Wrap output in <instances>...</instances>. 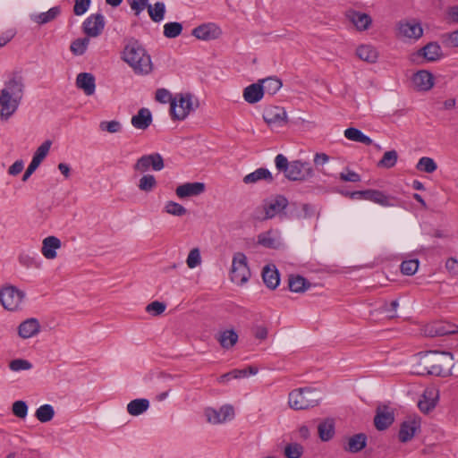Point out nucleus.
Returning <instances> with one entry per match:
<instances>
[{"label":"nucleus","mask_w":458,"mask_h":458,"mask_svg":"<svg viewBox=\"0 0 458 458\" xmlns=\"http://www.w3.org/2000/svg\"><path fill=\"white\" fill-rule=\"evenodd\" d=\"M319 392L312 387H301L293 390L288 396V404L293 410H306L319 403Z\"/></svg>","instance_id":"obj_4"},{"label":"nucleus","mask_w":458,"mask_h":458,"mask_svg":"<svg viewBox=\"0 0 458 458\" xmlns=\"http://www.w3.org/2000/svg\"><path fill=\"white\" fill-rule=\"evenodd\" d=\"M263 119L270 128L282 127L288 123L284 107L269 106L264 109Z\"/></svg>","instance_id":"obj_9"},{"label":"nucleus","mask_w":458,"mask_h":458,"mask_svg":"<svg viewBox=\"0 0 458 458\" xmlns=\"http://www.w3.org/2000/svg\"><path fill=\"white\" fill-rule=\"evenodd\" d=\"M12 411L16 417L24 419L28 413V405L24 401H16L13 403Z\"/></svg>","instance_id":"obj_52"},{"label":"nucleus","mask_w":458,"mask_h":458,"mask_svg":"<svg viewBox=\"0 0 458 458\" xmlns=\"http://www.w3.org/2000/svg\"><path fill=\"white\" fill-rule=\"evenodd\" d=\"M398 36L418 39L423 35L421 24L415 21H400L397 23Z\"/></svg>","instance_id":"obj_13"},{"label":"nucleus","mask_w":458,"mask_h":458,"mask_svg":"<svg viewBox=\"0 0 458 458\" xmlns=\"http://www.w3.org/2000/svg\"><path fill=\"white\" fill-rule=\"evenodd\" d=\"M155 98L157 101L165 104L167 102H170L172 100H176L177 98H173L172 94L165 89H158L156 91Z\"/></svg>","instance_id":"obj_60"},{"label":"nucleus","mask_w":458,"mask_h":458,"mask_svg":"<svg viewBox=\"0 0 458 458\" xmlns=\"http://www.w3.org/2000/svg\"><path fill=\"white\" fill-rule=\"evenodd\" d=\"M206 186L203 182H186L179 185L176 190V195L181 198H187L191 196H198L205 191Z\"/></svg>","instance_id":"obj_20"},{"label":"nucleus","mask_w":458,"mask_h":458,"mask_svg":"<svg viewBox=\"0 0 458 458\" xmlns=\"http://www.w3.org/2000/svg\"><path fill=\"white\" fill-rule=\"evenodd\" d=\"M91 0H74L73 13L75 15L84 14L89 8Z\"/></svg>","instance_id":"obj_59"},{"label":"nucleus","mask_w":458,"mask_h":458,"mask_svg":"<svg viewBox=\"0 0 458 458\" xmlns=\"http://www.w3.org/2000/svg\"><path fill=\"white\" fill-rule=\"evenodd\" d=\"M412 83L417 90L428 91L434 86L433 74L426 70H420L413 74Z\"/></svg>","instance_id":"obj_18"},{"label":"nucleus","mask_w":458,"mask_h":458,"mask_svg":"<svg viewBox=\"0 0 458 458\" xmlns=\"http://www.w3.org/2000/svg\"><path fill=\"white\" fill-rule=\"evenodd\" d=\"M186 262L190 268H194L200 264L201 258L198 248H194L190 251Z\"/></svg>","instance_id":"obj_56"},{"label":"nucleus","mask_w":458,"mask_h":458,"mask_svg":"<svg viewBox=\"0 0 458 458\" xmlns=\"http://www.w3.org/2000/svg\"><path fill=\"white\" fill-rule=\"evenodd\" d=\"M259 83L262 84V87L265 89V92L271 96L276 94L283 85L281 80L272 77L260 80Z\"/></svg>","instance_id":"obj_41"},{"label":"nucleus","mask_w":458,"mask_h":458,"mask_svg":"<svg viewBox=\"0 0 458 458\" xmlns=\"http://www.w3.org/2000/svg\"><path fill=\"white\" fill-rule=\"evenodd\" d=\"M367 195H369L368 200L373 201L381 206L392 207L395 205L394 201L396 200V198L386 195L381 191L369 189V192Z\"/></svg>","instance_id":"obj_32"},{"label":"nucleus","mask_w":458,"mask_h":458,"mask_svg":"<svg viewBox=\"0 0 458 458\" xmlns=\"http://www.w3.org/2000/svg\"><path fill=\"white\" fill-rule=\"evenodd\" d=\"M286 458H301L303 454V446L298 443L288 444L284 447Z\"/></svg>","instance_id":"obj_49"},{"label":"nucleus","mask_w":458,"mask_h":458,"mask_svg":"<svg viewBox=\"0 0 458 458\" xmlns=\"http://www.w3.org/2000/svg\"><path fill=\"white\" fill-rule=\"evenodd\" d=\"M367 439V435L364 433L355 434L346 439L343 448L348 453L356 454L366 447Z\"/></svg>","instance_id":"obj_21"},{"label":"nucleus","mask_w":458,"mask_h":458,"mask_svg":"<svg viewBox=\"0 0 458 458\" xmlns=\"http://www.w3.org/2000/svg\"><path fill=\"white\" fill-rule=\"evenodd\" d=\"M148 12L152 21L158 22L164 19L165 6L164 3L157 2L154 4V7L148 6Z\"/></svg>","instance_id":"obj_45"},{"label":"nucleus","mask_w":458,"mask_h":458,"mask_svg":"<svg viewBox=\"0 0 458 458\" xmlns=\"http://www.w3.org/2000/svg\"><path fill=\"white\" fill-rule=\"evenodd\" d=\"M178 98L180 110L176 111L177 101L172 100L170 114L173 120L182 121L184 120L191 111H194L196 108H198L199 101L196 99L194 105L192 95L189 93L185 95L180 94Z\"/></svg>","instance_id":"obj_7"},{"label":"nucleus","mask_w":458,"mask_h":458,"mask_svg":"<svg viewBox=\"0 0 458 458\" xmlns=\"http://www.w3.org/2000/svg\"><path fill=\"white\" fill-rule=\"evenodd\" d=\"M149 407V401L145 398L134 399L127 405V411L132 416H139L145 412Z\"/></svg>","instance_id":"obj_36"},{"label":"nucleus","mask_w":458,"mask_h":458,"mask_svg":"<svg viewBox=\"0 0 458 458\" xmlns=\"http://www.w3.org/2000/svg\"><path fill=\"white\" fill-rule=\"evenodd\" d=\"M394 421V414L393 410L386 406H378L374 417V425L379 431L385 430L389 428Z\"/></svg>","instance_id":"obj_14"},{"label":"nucleus","mask_w":458,"mask_h":458,"mask_svg":"<svg viewBox=\"0 0 458 458\" xmlns=\"http://www.w3.org/2000/svg\"><path fill=\"white\" fill-rule=\"evenodd\" d=\"M133 169L136 172L145 173L150 169L149 163L148 162L147 156L143 155L138 158L133 165Z\"/></svg>","instance_id":"obj_61"},{"label":"nucleus","mask_w":458,"mask_h":458,"mask_svg":"<svg viewBox=\"0 0 458 458\" xmlns=\"http://www.w3.org/2000/svg\"><path fill=\"white\" fill-rule=\"evenodd\" d=\"M122 58L138 75L149 74L153 70L150 55L140 41L133 38L127 40Z\"/></svg>","instance_id":"obj_2"},{"label":"nucleus","mask_w":458,"mask_h":458,"mask_svg":"<svg viewBox=\"0 0 458 458\" xmlns=\"http://www.w3.org/2000/svg\"><path fill=\"white\" fill-rule=\"evenodd\" d=\"M52 141L47 140L44 141L35 151L34 156L28 168L22 176V181L26 182L29 177L35 172V170L39 166L40 163L45 159L47 155L49 152Z\"/></svg>","instance_id":"obj_12"},{"label":"nucleus","mask_w":458,"mask_h":458,"mask_svg":"<svg viewBox=\"0 0 458 458\" xmlns=\"http://www.w3.org/2000/svg\"><path fill=\"white\" fill-rule=\"evenodd\" d=\"M233 378H242L245 377L248 375H255L258 373V368L254 366H249L243 369H233L230 371Z\"/></svg>","instance_id":"obj_58"},{"label":"nucleus","mask_w":458,"mask_h":458,"mask_svg":"<svg viewBox=\"0 0 458 458\" xmlns=\"http://www.w3.org/2000/svg\"><path fill=\"white\" fill-rule=\"evenodd\" d=\"M265 94V89L259 82L252 83L243 89V98L249 104L258 103L262 99Z\"/></svg>","instance_id":"obj_23"},{"label":"nucleus","mask_w":458,"mask_h":458,"mask_svg":"<svg viewBox=\"0 0 458 458\" xmlns=\"http://www.w3.org/2000/svg\"><path fill=\"white\" fill-rule=\"evenodd\" d=\"M61 13V8L59 6H55L50 8L46 13H41L37 15L34 19L36 22L38 24H46L54 21L57 16Z\"/></svg>","instance_id":"obj_39"},{"label":"nucleus","mask_w":458,"mask_h":458,"mask_svg":"<svg viewBox=\"0 0 458 458\" xmlns=\"http://www.w3.org/2000/svg\"><path fill=\"white\" fill-rule=\"evenodd\" d=\"M205 414L207 416L208 421L210 423L217 424L223 422L219 411L208 408L206 410Z\"/></svg>","instance_id":"obj_62"},{"label":"nucleus","mask_w":458,"mask_h":458,"mask_svg":"<svg viewBox=\"0 0 458 458\" xmlns=\"http://www.w3.org/2000/svg\"><path fill=\"white\" fill-rule=\"evenodd\" d=\"M398 306H399L398 301L394 300L389 303H386L383 306V310L387 314V316L389 318H395V317H397L396 310H397Z\"/></svg>","instance_id":"obj_64"},{"label":"nucleus","mask_w":458,"mask_h":458,"mask_svg":"<svg viewBox=\"0 0 458 458\" xmlns=\"http://www.w3.org/2000/svg\"><path fill=\"white\" fill-rule=\"evenodd\" d=\"M398 160V153L396 150H389L384 153L382 158L377 162V167L390 169L394 167Z\"/></svg>","instance_id":"obj_38"},{"label":"nucleus","mask_w":458,"mask_h":458,"mask_svg":"<svg viewBox=\"0 0 458 458\" xmlns=\"http://www.w3.org/2000/svg\"><path fill=\"white\" fill-rule=\"evenodd\" d=\"M55 416L54 408L50 404L41 405L37 409L35 417L42 423L50 421Z\"/></svg>","instance_id":"obj_40"},{"label":"nucleus","mask_w":458,"mask_h":458,"mask_svg":"<svg viewBox=\"0 0 458 458\" xmlns=\"http://www.w3.org/2000/svg\"><path fill=\"white\" fill-rule=\"evenodd\" d=\"M157 185V182L153 174H144L139 181L138 187L145 192L152 191Z\"/></svg>","instance_id":"obj_43"},{"label":"nucleus","mask_w":458,"mask_h":458,"mask_svg":"<svg viewBox=\"0 0 458 458\" xmlns=\"http://www.w3.org/2000/svg\"><path fill=\"white\" fill-rule=\"evenodd\" d=\"M182 31V25L180 22H168L164 26V35L168 38H174L178 37Z\"/></svg>","instance_id":"obj_47"},{"label":"nucleus","mask_w":458,"mask_h":458,"mask_svg":"<svg viewBox=\"0 0 458 458\" xmlns=\"http://www.w3.org/2000/svg\"><path fill=\"white\" fill-rule=\"evenodd\" d=\"M262 277L265 284L272 290L276 289L280 283L279 272L275 265L272 267L269 265L266 266L262 271Z\"/></svg>","instance_id":"obj_29"},{"label":"nucleus","mask_w":458,"mask_h":458,"mask_svg":"<svg viewBox=\"0 0 458 458\" xmlns=\"http://www.w3.org/2000/svg\"><path fill=\"white\" fill-rule=\"evenodd\" d=\"M165 210L168 214L177 216H184L187 213V209L183 206L174 201H168Z\"/></svg>","instance_id":"obj_51"},{"label":"nucleus","mask_w":458,"mask_h":458,"mask_svg":"<svg viewBox=\"0 0 458 458\" xmlns=\"http://www.w3.org/2000/svg\"><path fill=\"white\" fill-rule=\"evenodd\" d=\"M216 339L218 341V343L224 349L228 350L236 344L238 341V335L233 329H228L220 332L216 336Z\"/></svg>","instance_id":"obj_34"},{"label":"nucleus","mask_w":458,"mask_h":458,"mask_svg":"<svg viewBox=\"0 0 458 458\" xmlns=\"http://www.w3.org/2000/svg\"><path fill=\"white\" fill-rule=\"evenodd\" d=\"M250 276L247 258L242 252H236L233 255L232 268L230 271L231 280L238 285L245 284Z\"/></svg>","instance_id":"obj_6"},{"label":"nucleus","mask_w":458,"mask_h":458,"mask_svg":"<svg viewBox=\"0 0 458 458\" xmlns=\"http://www.w3.org/2000/svg\"><path fill=\"white\" fill-rule=\"evenodd\" d=\"M146 156L152 170L161 171L165 167L164 158L159 153H152Z\"/></svg>","instance_id":"obj_48"},{"label":"nucleus","mask_w":458,"mask_h":458,"mask_svg":"<svg viewBox=\"0 0 458 458\" xmlns=\"http://www.w3.org/2000/svg\"><path fill=\"white\" fill-rule=\"evenodd\" d=\"M419 268L418 259L404 260L400 266L401 272L406 276L414 275Z\"/></svg>","instance_id":"obj_50"},{"label":"nucleus","mask_w":458,"mask_h":458,"mask_svg":"<svg viewBox=\"0 0 458 458\" xmlns=\"http://www.w3.org/2000/svg\"><path fill=\"white\" fill-rule=\"evenodd\" d=\"M152 123L151 112L145 107L140 108L137 114L131 118V124L133 127L139 130H146L149 127Z\"/></svg>","instance_id":"obj_26"},{"label":"nucleus","mask_w":458,"mask_h":458,"mask_svg":"<svg viewBox=\"0 0 458 458\" xmlns=\"http://www.w3.org/2000/svg\"><path fill=\"white\" fill-rule=\"evenodd\" d=\"M61 241L55 236H48L42 242L41 252L47 259L56 258V250L61 248Z\"/></svg>","instance_id":"obj_24"},{"label":"nucleus","mask_w":458,"mask_h":458,"mask_svg":"<svg viewBox=\"0 0 458 458\" xmlns=\"http://www.w3.org/2000/svg\"><path fill=\"white\" fill-rule=\"evenodd\" d=\"M19 100L18 98L12 97L8 89H2L0 94V116L4 119L9 118L17 109Z\"/></svg>","instance_id":"obj_16"},{"label":"nucleus","mask_w":458,"mask_h":458,"mask_svg":"<svg viewBox=\"0 0 458 458\" xmlns=\"http://www.w3.org/2000/svg\"><path fill=\"white\" fill-rule=\"evenodd\" d=\"M311 286V284L300 275H290L288 279V287L293 293H304Z\"/></svg>","instance_id":"obj_31"},{"label":"nucleus","mask_w":458,"mask_h":458,"mask_svg":"<svg viewBox=\"0 0 458 458\" xmlns=\"http://www.w3.org/2000/svg\"><path fill=\"white\" fill-rule=\"evenodd\" d=\"M287 206L288 199L284 195L266 199L263 200L260 209H256L254 218L259 221L271 219L284 210Z\"/></svg>","instance_id":"obj_5"},{"label":"nucleus","mask_w":458,"mask_h":458,"mask_svg":"<svg viewBox=\"0 0 458 458\" xmlns=\"http://www.w3.org/2000/svg\"><path fill=\"white\" fill-rule=\"evenodd\" d=\"M264 180L267 182H272L274 181V177L271 172L267 168H258L254 172L245 175L242 179V182L245 184L256 183L259 181Z\"/></svg>","instance_id":"obj_28"},{"label":"nucleus","mask_w":458,"mask_h":458,"mask_svg":"<svg viewBox=\"0 0 458 458\" xmlns=\"http://www.w3.org/2000/svg\"><path fill=\"white\" fill-rule=\"evenodd\" d=\"M319 438L322 441H329L335 435V423L331 419H327L318 426Z\"/></svg>","instance_id":"obj_35"},{"label":"nucleus","mask_w":458,"mask_h":458,"mask_svg":"<svg viewBox=\"0 0 458 458\" xmlns=\"http://www.w3.org/2000/svg\"><path fill=\"white\" fill-rule=\"evenodd\" d=\"M339 177L344 182H358L360 181V175L354 171L347 170L346 173H341Z\"/></svg>","instance_id":"obj_63"},{"label":"nucleus","mask_w":458,"mask_h":458,"mask_svg":"<svg viewBox=\"0 0 458 458\" xmlns=\"http://www.w3.org/2000/svg\"><path fill=\"white\" fill-rule=\"evenodd\" d=\"M275 163L277 170L284 173L290 181H304L312 175V168L307 162L300 160L289 162L284 155L278 154Z\"/></svg>","instance_id":"obj_3"},{"label":"nucleus","mask_w":458,"mask_h":458,"mask_svg":"<svg viewBox=\"0 0 458 458\" xmlns=\"http://www.w3.org/2000/svg\"><path fill=\"white\" fill-rule=\"evenodd\" d=\"M422 332L425 336L437 337L458 333V326L443 321H434L426 325Z\"/></svg>","instance_id":"obj_10"},{"label":"nucleus","mask_w":458,"mask_h":458,"mask_svg":"<svg viewBox=\"0 0 458 458\" xmlns=\"http://www.w3.org/2000/svg\"><path fill=\"white\" fill-rule=\"evenodd\" d=\"M25 294L14 286H6L0 291V302L7 310H16Z\"/></svg>","instance_id":"obj_8"},{"label":"nucleus","mask_w":458,"mask_h":458,"mask_svg":"<svg viewBox=\"0 0 458 458\" xmlns=\"http://www.w3.org/2000/svg\"><path fill=\"white\" fill-rule=\"evenodd\" d=\"M420 428V419L419 417L409 418L404 420L399 430V440L402 443L409 442L412 439L414 435Z\"/></svg>","instance_id":"obj_15"},{"label":"nucleus","mask_w":458,"mask_h":458,"mask_svg":"<svg viewBox=\"0 0 458 458\" xmlns=\"http://www.w3.org/2000/svg\"><path fill=\"white\" fill-rule=\"evenodd\" d=\"M99 128L103 131H108L110 133H115L121 131L122 125L118 121L101 122Z\"/></svg>","instance_id":"obj_57"},{"label":"nucleus","mask_w":458,"mask_h":458,"mask_svg":"<svg viewBox=\"0 0 458 458\" xmlns=\"http://www.w3.org/2000/svg\"><path fill=\"white\" fill-rule=\"evenodd\" d=\"M4 89H8L9 94H12V97L18 98L19 99H21L23 90L21 77H20L19 79H11L6 83V88H4Z\"/></svg>","instance_id":"obj_42"},{"label":"nucleus","mask_w":458,"mask_h":458,"mask_svg":"<svg viewBox=\"0 0 458 458\" xmlns=\"http://www.w3.org/2000/svg\"><path fill=\"white\" fill-rule=\"evenodd\" d=\"M437 168L436 162L428 157H423L420 158L419 162L416 165V169L420 172H425L428 174L434 173Z\"/></svg>","instance_id":"obj_44"},{"label":"nucleus","mask_w":458,"mask_h":458,"mask_svg":"<svg viewBox=\"0 0 458 458\" xmlns=\"http://www.w3.org/2000/svg\"><path fill=\"white\" fill-rule=\"evenodd\" d=\"M437 399V392L427 389L424 391L422 398L419 401L418 407L422 412L427 414L436 407Z\"/></svg>","instance_id":"obj_25"},{"label":"nucleus","mask_w":458,"mask_h":458,"mask_svg":"<svg viewBox=\"0 0 458 458\" xmlns=\"http://www.w3.org/2000/svg\"><path fill=\"white\" fill-rule=\"evenodd\" d=\"M357 56L367 63L375 64L378 58V52L371 45H361L356 49Z\"/></svg>","instance_id":"obj_30"},{"label":"nucleus","mask_w":458,"mask_h":458,"mask_svg":"<svg viewBox=\"0 0 458 458\" xmlns=\"http://www.w3.org/2000/svg\"><path fill=\"white\" fill-rule=\"evenodd\" d=\"M31 367L32 364L30 361L22 359H15L9 363V368L13 371L27 370Z\"/></svg>","instance_id":"obj_55"},{"label":"nucleus","mask_w":458,"mask_h":458,"mask_svg":"<svg viewBox=\"0 0 458 458\" xmlns=\"http://www.w3.org/2000/svg\"><path fill=\"white\" fill-rule=\"evenodd\" d=\"M166 305L164 302L155 301L146 307V311L153 316H159L165 310Z\"/></svg>","instance_id":"obj_53"},{"label":"nucleus","mask_w":458,"mask_h":458,"mask_svg":"<svg viewBox=\"0 0 458 458\" xmlns=\"http://www.w3.org/2000/svg\"><path fill=\"white\" fill-rule=\"evenodd\" d=\"M345 16L358 30H366L372 23V19L369 14L354 10L346 11Z\"/></svg>","instance_id":"obj_19"},{"label":"nucleus","mask_w":458,"mask_h":458,"mask_svg":"<svg viewBox=\"0 0 458 458\" xmlns=\"http://www.w3.org/2000/svg\"><path fill=\"white\" fill-rule=\"evenodd\" d=\"M89 43V38L88 36L77 38L72 42L70 49L74 55H81L86 52Z\"/></svg>","instance_id":"obj_46"},{"label":"nucleus","mask_w":458,"mask_h":458,"mask_svg":"<svg viewBox=\"0 0 458 458\" xmlns=\"http://www.w3.org/2000/svg\"><path fill=\"white\" fill-rule=\"evenodd\" d=\"M77 88L83 90L87 96H91L95 92V77L89 72H81L76 78Z\"/></svg>","instance_id":"obj_22"},{"label":"nucleus","mask_w":458,"mask_h":458,"mask_svg":"<svg viewBox=\"0 0 458 458\" xmlns=\"http://www.w3.org/2000/svg\"><path fill=\"white\" fill-rule=\"evenodd\" d=\"M344 136L346 139L355 142H360L367 146L372 145V140L366 136L361 131L357 128L350 127L344 131Z\"/></svg>","instance_id":"obj_37"},{"label":"nucleus","mask_w":458,"mask_h":458,"mask_svg":"<svg viewBox=\"0 0 458 458\" xmlns=\"http://www.w3.org/2000/svg\"><path fill=\"white\" fill-rule=\"evenodd\" d=\"M418 55H422L429 62H433L441 56V47L437 42H429L419 50Z\"/></svg>","instance_id":"obj_33"},{"label":"nucleus","mask_w":458,"mask_h":458,"mask_svg":"<svg viewBox=\"0 0 458 458\" xmlns=\"http://www.w3.org/2000/svg\"><path fill=\"white\" fill-rule=\"evenodd\" d=\"M270 232L262 233L258 236V243L269 249H276V242L274 238L270 236Z\"/></svg>","instance_id":"obj_54"},{"label":"nucleus","mask_w":458,"mask_h":458,"mask_svg":"<svg viewBox=\"0 0 458 458\" xmlns=\"http://www.w3.org/2000/svg\"><path fill=\"white\" fill-rule=\"evenodd\" d=\"M453 360V354L448 352L429 351L420 353L416 373L445 377L449 372Z\"/></svg>","instance_id":"obj_1"},{"label":"nucleus","mask_w":458,"mask_h":458,"mask_svg":"<svg viewBox=\"0 0 458 458\" xmlns=\"http://www.w3.org/2000/svg\"><path fill=\"white\" fill-rule=\"evenodd\" d=\"M105 24V18L101 13L91 14L84 21L82 30L89 38H96L102 33Z\"/></svg>","instance_id":"obj_11"},{"label":"nucleus","mask_w":458,"mask_h":458,"mask_svg":"<svg viewBox=\"0 0 458 458\" xmlns=\"http://www.w3.org/2000/svg\"><path fill=\"white\" fill-rule=\"evenodd\" d=\"M221 34L222 31L220 28L215 23L201 24L192 30V35L201 40L216 39Z\"/></svg>","instance_id":"obj_17"},{"label":"nucleus","mask_w":458,"mask_h":458,"mask_svg":"<svg viewBox=\"0 0 458 458\" xmlns=\"http://www.w3.org/2000/svg\"><path fill=\"white\" fill-rule=\"evenodd\" d=\"M40 325L36 318H28L21 322L18 327V334L21 338L27 339L39 332Z\"/></svg>","instance_id":"obj_27"}]
</instances>
